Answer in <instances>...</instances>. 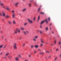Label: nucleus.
Instances as JSON below:
<instances>
[{"mask_svg":"<svg viewBox=\"0 0 61 61\" xmlns=\"http://www.w3.org/2000/svg\"><path fill=\"white\" fill-rule=\"evenodd\" d=\"M17 43L16 42H15L13 44V48L14 49H16L17 48Z\"/></svg>","mask_w":61,"mask_h":61,"instance_id":"nucleus-1","label":"nucleus"},{"mask_svg":"<svg viewBox=\"0 0 61 61\" xmlns=\"http://www.w3.org/2000/svg\"><path fill=\"white\" fill-rule=\"evenodd\" d=\"M38 37V36H36L35 37V38L33 39V40L34 42H36V39H37Z\"/></svg>","mask_w":61,"mask_h":61,"instance_id":"nucleus-2","label":"nucleus"},{"mask_svg":"<svg viewBox=\"0 0 61 61\" xmlns=\"http://www.w3.org/2000/svg\"><path fill=\"white\" fill-rule=\"evenodd\" d=\"M19 2H17L16 3H14L13 4V5L15 6H17L19 5Z\"/></svg>","mask_w":61,"mask_h":61,"instance_id":"nucleus-3","label":"nucleus"},{"mask_svg":"<svg viewBox=\"0 0 61 61\" xmlns=\"http://www.w3.org/2000/svg\"><path fill=\"white\" fill-rule=\"evenodd\" d=\"M28 21L30 24H32V23H33V21H32V20H31L30 19H28Z\"/></svg>","mask_w":61,"mask_h":61,"instance_id":"nucleus-4","label":"nucleus"},{"mask_svg":"<svg viewBox=\"0 0 61 61\" xmlns=\"http://www.w3.org/2000/svg\"><path fill=\"white\" fill-rule=\"evenodd\" d=\"M2 15L3 16H5V13L3 11L2 12Z\"/></svg>","mask_w":61,"mask_h":61,"instance_id":"nucleus-5","label":"nucleus"},{"mask_svg":"<svg viewBox=\"0 0 61 61\" xmlns=\"http://www.w3.org/2000/svg\"><path fill=\"white\" fill-rule=\"evenodd\" d=\"M34 47L36 48H38L39 47V45H35L34 46Z\"/></svg>","mask_w":61,"mask_h":61,"instance_id":"nucleus-6","label":"nucleus"},{"mask_svg":"<svg viewBox=\"0 0 61 61\" xmlns=\"http://www.w3.org/2000/svg\"><path fill=\"white\" fill-rule=\"evenodd\" d=\"M6 9H7L8 10H10V9L9 8L8 6H7L6 7Z\"/></svg>","mask_w":61,"mask_h":61,"instance_id":"nucleus-7","label":"nucleus"},{"mask_svg":"<svg viewBox=\"0 0 61 61\" xmlns=\"http://www.w3.org/2000/svg\"><path fill=\"white\" fill-rule=\"evenodd\" d=\"M40 16L39 15L38 16V20L37 21V22H38L40 20Z\"/></svg>","mask_w":61,"mask_h":61,"instance_id":"nucleus-8","label":"nucleus"},{"mask_svg":"<svg viewBox=\"0 0 61 61\" xmlns=\"http://www.w3.org/2000/svg\"><path fill=\"white\" fill-rule=\"evenodd\" d=\"M16 30L18 31L19 33H20V30L18 29V28H16Z\"/></svg>","mask_w":61,"mask_h":61,"instance_id":"nucleus-9","label":"nucleus"},{"mask_svg":"<svg viewBox=\"0 0 61 61\" xmlns=\"http://www.w3.org/2000/svg\"><path fill=\"white\" fill-rule=\"evenodd\" d=\"M26 10V8H25L23 9L22 10V12H25Z\"/></svg>","mask_w":61,"mask_h":61,"instance_id":"nucleus-10","label":"nucleus"},{"mask_svg":"<svg viewBox=\"0 0 61 61\" xmlns=\"http://www.w3.org/2000/svg\"><path fill=\"white\" fill-rule=\"evenodd\" d=\"M17 31V30H16H16H15L14 31L15 34H16L18 32Z\"/></svg>","mask_w":61,"mask_h":61,"instance_id":"nucleus-11","label":"nucleus"},{"mask_svg":"<svg viewBox=\"0 0 61 61\" xmlns=\"http://www.w3.org/2000/svg\"><path fill=\"white\" fill-rule=\"evenodd\" d=\"M13 24L14 25H16V22L15 20H14L13 21Z\"/></svg>","mask_w":61,"mask_h":61,"instance_id":"nucleus-12","label":"nucleus"},{"mask_svg":"<svg viewBox=\"0 0 61 61\" xmlns=\"http://www.w3.org/2000/svg\"><path fill=\"white\" fill-rule=\"evenodd\" d=\"M15 60L16 61H18V60H19V58L17 57L16 58H15Z\"/></svg>","mask_w":61,"mask_h":61,"instance_id":"nucleus-13","label":"nucleus"},{"mask_svg":"<svg viewBox=\"0 0 61 61\" xmlns=\"http://www.w3.org/2000/svg\"><path fill=\"white\" fill-rule=\"evenodd\" d=\"M8 24L10 25H11L12 24V22L10 21H9L8 22Z\"/></svg>","mask_w":61,"mask_h":61,"instance_id":"nucleus-14","label":"nucleus"},{"mask_svg":"<svg viewBox=\"0 0 61 61\" xmlns=\"http://www.w3.org/2000/svg\"><path fill=\"white\" fill-rule=\"evenodd\" d=\"M15 14H13L12 15V16L13 17V18H15Z\"/></svg>","mask_w":61,"mask_h":61,"instance_id":"nucleus-15","label":"nucleus"},{"mask_svg":"<svg viewBox=\"0 0 61 61\" xmlns=\"http://www.w3.org/2000/svg\"><path fill=\"white\" fill-rule=\"evenodd\" d=\"M44 40H43V39H41V43H43L44 44V42L43 41Z\"/></svg>","mask_w":61,"mask_h":61,"instance_id":"nucleus-16","label":"nucleus"},{"mask_svg":"<svg viewBox=\"0 0 61 61\" xmlns=\"http://www.w3.org/2000/svg\"><path fill=\"white\" fill-rule=\"evenodd\" d=\"M9 55V53H7L6 54L5 56H8Z\"/></svg>","mask_w":61,"mask_h":61,"instance_id":"nucleus-17","label":"nucleus"},{"mask_svg":"<svg viewBox=\"0 0 61 61\" xmlns=\"http://www.w3.org/2000/svg\"><path fill=\"white\" fill-rule=\"evenodd\" d=\"M45 20L42 21L41 23V25H42L45 22Z\"/></svg>","mask_w":61,"mask_h":61,"instance_id":"nucleus-18","label":"nucleus"},{"mask_svg":"<svg viewBox=\"0 0 61 61\" xmlns=\"http://www.w3.org/2000/svg\"><path fill=\"white\" fill-rule=\"evenodd\" d=\"M38 32H39L40 33V34H42V33H43V32L41 30H38Z\"/></svg>","mask_w":61,"mask_h":61,"instance_id":"nucleus-19","label":"nucleus"},{"mask_svg":"<svg viewBox=\"0 0 61 61\" xmlns=\"http://www.w3.org/2000/svg\"><path fill=\"white\" fill-rule=\"evenodd\" d=\"M25 43L23 44L22 45V47H24V46H25Z\"/></svg>","mask_w":61,"mask_h":61,"instance_id":"nucleus-20","label":"nucleus"},{"mask_svg":"<svg viewBox=\"0 0 61 61\" xmlns=\"http://www.w3.org/2000/svg\"><path fill=\"white\" fill-rule=\"evenodd\" d=\"M28 23L27 22H26V23H25L24 24V25H25V26L26 25H27Z\"/></svg>","mask_w":61,"mask_h":61,"instance_id":"nucleus-21","label":"nucleus"},{"mask_svg":"<svg viewBox=\"0 0 61 61\" xmlns=\"http://www.w3.org/2000/svg\"><path fill=\"white\" fill-rule=\"evenodd\" d=\"M45 53L43 52H40V54L41 55H43V54H44Z\"/></svg>","mask_w":61,"mask_h":61,"instance_id":"nucleus-22","label":"nucleus"},{"mask_svg":"<svg viewBox=\"0 0 61 61\" xmlns=\"http://www.w3.org/2000/svg\"><path fill=\"white\" fill-rule=\"evenodd\" d=\"M48 27H47L46 28V30L47 31H48Z\"/></svg>","mask_w":61,"mask_h":61,"instance_id":"nucleus-23","label":"nucleus"},{"mask_svg":"<svg viewBox=\"0 0 61 61\" xmlns=\"http://www.w3.org/2000/svg\"><path fill=\"white\" fill-rule=\"evenodd\" d=\"M18 56L20 57V58H21V57H22V56H21V55L20 54H19L18 55Z\"/></svg>","mask_w":61,"mask_h":61,"instance_id":"nucleus-24","label":"nucleus"},{"mask_svg":"<svg viewBox=\"0 0 61 61\" xmlns=\"http://www.w3.org/2000/svg\"><path fill=\"white\" fill-rule=\"evenodd\" d=\"M45 21L47 23H48V21H47V19H46L45 20Z\"/></svg>","mask_w":61,"mask_h":61,"instance_id":"nucleus-25","label":"nucleus"},{"mask_svg":"<svg viewBox=\"0 0 61 61\" xmlns=\"http://www.w3.org/2000/svg\"><path fill=\"white\" fill-rule=\"evenodd\" d=\"M23 33L25 34V35H26V33L25 31H23Z\"/></svg>","mask_w":61,"mask_h":61,"instance_id":"nucleus-26","label":"nucleus"},{"mask_svg":"<svg viewBox=\"0 0 61 61\" xmlns=\"http://www.w3.org/2000/svg\"><path fill=\"white\" fill-rule=\"evenodd\" d=\"M20 29L21 30H24L25 28L23 27H21L20 28Z\"/></svg>","mask_w":61,"mask_h":61,"instance_id":"nucleus-27","label":"nucleus"},{"mask_svg":"<svg viewBox=\"0 0 61 61\" xmlns=\"http://www.w3.org/2000/svg\"><path fill=\"white\" fill-rule=\"evenodd\" d=\"M2 47H3V45H1L0 46V48H2Z\"/></svg>","mask_w":61,"mask_h":61,"instance_id":"nucleus-28","label":"nucleus"},{"mask_svg":"<svg viewBox=\"0 0 61 61\" xmlns=\"http://www.w3.org/2000/svg\"><path fill=\"white\" fill-rule=\"evenodd\" d=\"M43 46V43H41V46L42 47Z\"/></svg>","mask_w":61,"mask_h":61,"instance_id":"nucleus-29","label":"nucleus"},{"mask_svg":"<svg viewBox=\"0 0 61 61\" xmlns=\"http://www.w3.org/2000/svg\"><path fill=\"white\" fill-rule=\"evenodd\" d=\"M6 17L7 18H9V16L8 15H6Z\"/></svg>","mask_w":61,"mask_h":61,"instance_id":"nucleus-30","label":"nucleus"},{"mask_svg":"<svg viewBox=\"0 0 61 61\" xmlns=\"http://www.w3.org/2000/svg\"><path fill=\"white\" fill-rule=\"evenodd\" d=\"M33 47H34V46L32 45L31 46V48H33Z\"/></svg>","mask_w":61,"mask_h":61,"instance_id":"nucleus-31","label":"nucleus"},{"mask_svg":"<svg viewBox=\"0 0 61 61\" xmlns=\"http://www.w3.org/2000/svg\"><path fill=\"white\" fill-rule=\"evenodd\" d=\"M2 7H3V8H4V9H6V7H5V6H2Z\"/></svg>","mask_w":61,"mask_h":61,"instance_id":"nucleus-32","label":"nucleus"},{"mask_svg":"<svg viewBox=\"0 0 61 61\" xmlns=\"http://www.w3.org/2000/svg\"><path fill=\"white\" fill-rule=\"evenodd\" d=\"M40 9H41V8H39L38 9V12H39V11L40 10Z\"/></svg>","mask_w":61,"mask_h":61,"instance_id":"nucleus-33","label":"nucleus"},{"mask_svg":"<svg viewBox=\"0 0 61 61\" xmlns=\"http://www.w3.org/2000/svg\"><path fill=\"white\" fill-rule=\"evenodd\" d=\"M51 56H48V58H49V59L50 58H51Z\"/></svg>","mask_w":61,"mask_h":61,"instance_id":"nucleus-34","label":"nucleus"},{"mask_svg":"<svg viewBox=\"0 0 61 61\" xmlns=\"http://www.w3.org/2000/svg\"><path fill=\"white\" fill-rule=\"evenodd\" d=\"M46 53H50V51H46Z\"/></svg>","mask_w":61,"mask_h":61,"instance_id":"nucleus-35","label":"nucleus"},{"mask_svg":"<svg viewBox=\"0 0 61 61\" xmlns=\"http://www.w3.org/2000/svg\"><path fill=\"white\" fill-rule=\"evenodd\" d=\"M15 11L14 10H13L12 11V13H15Z\"/></svg>","mask_w":61,"mask_h":61,"instance_id":"nucleus-36","label":"nucleus"},{"mask_svg":"<svg viewBox=\"0 0 61 61\" xmlns=\"http://www.w3.org/2000/svg\"><path fill=\"white\" fill-rule=\"evenodd\" d=\"M58 50H59V49L58 48L56 49V51H58Z\"/></svg>","mask_w":61,"mask_h":61,"instance_id":"nucleus-37","label":"nucleus"},{"mask_svg":"<svg viewBox=\"0 0 61 61\" xmlns=\"http://www.w3.org/2000/svg\"><path fill=\"white\" fill-rule=\"evenodd\" d=\"M28 56L30 58L31 57V56L30 55H28Z\"/></svg>","mask_w":61,"mask_h":61,"instance_id":"nucleus-38","label":"nucleus"},{"mask_svg":"<svg viewBox=\"0 0 61 61\" xmlns=\"http://www.w3.org/2000/svg\"><path fill=\"white\" fill-rule=\"evenodd\" d=\"M36 17H35L34 18V21H35L36 20Z\"/></svg>","mask_w":61,"mask_h":61,"instance_id":"nucleus-39","label":"nucleus"},{"mask_svg":"<svg viewBox=\"0 0 61 61\" xmlns=\"http://www.w3.org/2000/svg\"><path fill=\"white\" fill-rule=\"evenodd\" d=\"M41 14H42L43 15H44V14H45V13H44V12H41Z\"/></svg>","mask_w":61,"mask_h":61,"instance_id":"nucleus-40","label":"nucleus"},{"mask_svg":"<svg viewBox=\"0 0 61 61\" xmlns=\"http://www.w3.org/2000/svg\"><path fill=\"white\" fill-rule=\"evenodd\" d=\"M6 45H5V46H4V47H3V48H5L6 47Z\"/></svg>","mask_w":61,"mask_h":61,"instance_id":"nucleus-41","label":"nucleus"},{"mask_svg":"<svg viewBox=\"0 0 61 61\" xmlns=\"http://www.w3.org/2000/svg\"><path fill=\"white\" fill-rule=\"evenodd\" d=\"M34 52L35 54H36V51L34 50Z\"/></svg>","mask_w":61,"mask_h":61,"instance_id":"nucleus-42","label":"nucleus"},{"mask_svg":"<svg viewBox=\"0 0 61 61\" xmlns=\"http://www.w3.org/2000/svg\"><path fill=\"white\" fill-rule=\"evenodd\" d=\"M0 5H1V6H3V3H0Z\"/></svg>","mask_w":61,"mask_h":61,"instance_id":"nucleus-43","label":"nucleus"},{"mask_svg":"<svg viewBox=\"0 0 61 61\" xmlns=\"http://www.w3.org/2000/svg\"><path fill=\"white\" fill-rule=\"evenodd\" d=\"M38 50L39 51H41V50L40 49H38Z\"/></svg>","mask_w":61,"mask_h":61,"instance_id":"nucleus-44","label":"nucleus"},{"mask_svg":"<svg viewBox=\"0 0 61 61\" xmlns=\"http://www.w3.org/2000/svg\"><path fill=\"white\" fill-rule=\"evenodd\" d=\"M2 15H3L2 14V13H0V16H2Z\"/></svg>","mask_w":61,"mask_h":61,"instance_id":"nucleus-45","label":"nucleus"},{"mask_svg":"<svg viewBox=\"0 0 61 61\" xmlns=\"http://www.w3.org/2000/svg\"><path fill=\"white\" fill-rule=\"evenodd\" d=\"M31 6V4L30 3L29 4V6Z\"/></svg>","mask_w":61,"mask_h":61,"instance_id":"nucleus-46","label":"nucleus"},{"mask_svg":"<svg viewBox=\"0 0 61 61\" xmlns=\"http://www.w3.org/2000/svg\"><path fill=\"white\" fill-rule=\"evenodd\" d=\"M56 41L55 40L54 41V44H56Z\"/></svg>","mask_w":61,"mask_h":61,"instance_id":"nucleus-47","label":"nucleus"},{"mask_svg":"<svg viewBox=\"0 0 61 61\" xmlns=\"http://www.w3.org/2000/svg\"><path fill=\"white\" fill-rule=\"evenodd\" d=\"M51 46H54V44H52V43L51 44Z\"/></svg>","mask_w":61,"mask_h":61,"instance_id":"nucleus-48","label":"nucleus"},{"mask_svg":"<svg viewBox=\"0 0 61 61\" xmlns=\"http://www.w3.org/2000/svg\"><path fill=\"white\" fill-rule=\"evenodd\" d=\"M0 33H1V34H2V33H3V31H0Z\"/></svg>","mask_w":61,"mask_h":61,"instance_id":"nucleus-49","label":"nucleus"},{"mask_svg":"<svg viewBox=\"0 0 61 61\" xmlns=\"http://www.w3.org/2000/svg\"><path fill=\"white\" fill-rule=\"evenodd\" d=\"M24 61H29L28 60L26 59H25Z\"/></svg>","mask_w":61,"mask_h":61,"instance_id":"nucleus-50","label":"nucleus"},{"mask_svg":"<svg viewBox=\"0 0 61 61\" xmlns=\"http://www.w3.org/2000/svg\"><path fill=\"white\" fill-rule=\"evenodd\" d=\"M7 58L6 57H3L4 59H5V58Z\"/></svg>","mask_w":61,"mask_h":61,"instance_id":"nucleus-51","label":"nucleus"},{"mask_svg":"<svg viewBox=\"0 0 61 61\" xmlns=\"http://www.w3.org/2000/svg\"><path fill=\"white\" fill-rule=\"evenodd\" d=\"M26 32L27 33H29V31H26Z\"/></svg>","mask_w":61,"mask_h":61,"instance_id":"nucleus-52","label":"nucleus"},{"mask_svg":"<svg viewBox=\"0 0 61 61\" xmlns=\"http://www.w3.org/2000/svg\"><path fill=\"white\" fill-rule=\"evenodd\" d=\"M61 42L60 41L59 43V45H60V44H61Z\"/></svg>","mask_w":61,"mask_h":61,"instance_id":"nucleus-53","label":"nucleus"},{"mask_svg":"<svg viewBox=\"0 0 61 61\" xmlns=\"http://www.w3.org/2000/svg\"><path fill=\"white\" fill-rule=\"evenodd\" d=\"M19 39L20 40H21V39H22V37H21Z\"/></svg>","mask_w":61,"mask_h":61,"instance_id":"nucleus-54","label":"nucleus"},{"mask_svg":"<svg viewBox=\"0 0 61 61\" xmlns=\"http://www.w3.org/2000/svg\"><path fill=\"white\" fill-rule=\"evenodd\" d=\"M45 58L46 59H48V58H47V57H45Z\"/></svg>","mask_w":61,"mask_h":61,"instance_id":"nucleus-55","label":"nucleus"},{"mask_svg":"<svg viewBox=\"0 0 61 61\" xmlns=\"http://www.w3.org/2000/svg\"><path fill=\"white\" fill-rule=\"evenodd\" d=\"M5 41L6 42H7V39H6V38H5Z\"/></svg>","mask_w":61,"mask_h":61,"instance_id":"nucleus-56","label":"nucleus"},{"mask_svg":"<svg viewBox=\"0 0 61 61\" xmlns=\"http://www.w3.org/2000/svg\"><path fill=\"white\" fill-rule=\"evenodd\" d=\"M48 20H49V21H50V18H48Z\"/></svg>","mask_w":61,"mask_h":61,"instance_id":"nucleus-57","label":"nucleus"},{"mask_svg":"<svg viewBox=\"0 0 61 61\" xmlns=\"http://www.w3.org/2000/svg\"><path fill=\"white\" fill-rule=\"evenodd\" d=\"M1 37H2V38H3L4 37V36H2Z\"/></svg>","mask_w":61,"mask_h":61,"instance_id":"nucleus-58","label":"nucleus"},{"mask_svg":"<svg viewBox=\"0 0 61 61\" xmlns=\"http://www.w3.org/2000/svg\"><path fill=\"white\" fill-rule=\"evenodd\" d=\"M57 59V58H55V60H56Z\"/></svg>","mask_w":61,"mask_h":61,"instance_id":"nucleus-59","label":"nucleus"},{"mask_svg":"<svg viewBox=\"0 0 61 61\" xmlns=\"http://www.w3.org/2000/svg\"><path fill=\"white\" fill-rule=\"evenodd\" d=\"M3 54V53L2 52H1L0 53V54L1 55H2Z\"/></svg>","mask_w":61,"mask_h":61,"instance_id":"nucleus-60","label":"nucleus"},{"mask_svg":"<svg viewBox=\"0 0 61 61\" xmlns=\"http://www.w3.org/2000/svg\"><path fill=\"white\" fill-rule=\"evenodd\" d=\"M19 15H20V16H21V14L19 13Z\"/></svg>","mask_w":61,"mask_h":61,"instance_id":"nucleus-61","label":"nucleus"},{"mask_svg":"<svg viewBox=\"0 0 61 61\" xmlns=\"http://www.w3.org/2000/svg\"><path fill=\"white\" fill-rule=\"evenodd\" d=\"M8 57L9 58H10L11 57V56H9Z\"/></svg>","mask_w":61,"mask_h":61,"instance_id":"nucleus-62","label":"nucleus"},{"mask_svg":"<svg viewBox=\"0 0 61 61\" xmlns=\"http://www.w3.org/2000/svg\"><path fill=\"white\" fill-rule=\"evenodd\" d=\"M40 27L41 28H42V26L41 25L40 26Z\"/></svg>","mask_w":61,"mask_h":61,"instance_id":"nucleus-63","label":"nucleus"},{"mask_svg":"<svg viewBox=\"0 0 61 61\" xmlns=\"http://www.w3.org/2000/svg\"><path fill=\"white\" fill-rule=\"evenodd\" d=\"M50 30H51V27H50Z\"/></svg>","mask_w":61,"mask_h":61,"instance_id":"nucleus-64","label":"nucleus"}]
</instances>
